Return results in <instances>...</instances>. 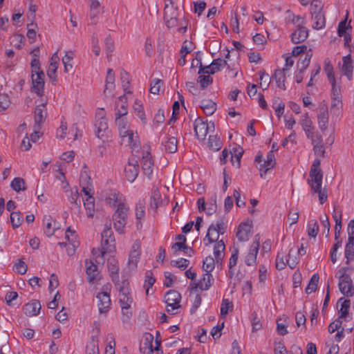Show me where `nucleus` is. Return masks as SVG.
I'll list each match as a JSON object with an SVG mask.
<instances>
[{"label": "nucleus", "instance_id": "f257e3e1", "mask_svg": "<svg viewBox=\"0 0 354 354\" xmlns=\"http://www.w3.org/2000/svg\"><path fill=\"white\" fill-rule=\"evenodd\" d=\"M319 166L320 160L315 159L310 170L308 183L310 186L311 190L314 193L318 194L319 203L323 204L326 201L328 195L326 189L325 188L322 189L323 173Z\"/></svg>", "mask_w": 354, "mask_h": 354}, {"label": "nucleus", "instance_id": "f03ea898", "mask_svg": "<svg viewBox=\"0 0 354 354\" xmlns=\"http://www.w3.org/2000/svg\"><path fill=\"white\" fill-rule=\"evenodd\" d=\"M115 286L119 291V302L122 308L123 315L129 319L131 315L130 311L133 299L131 296L129 283L128 280L124 279L121 282H115Z\"/></svg>", "mask_w": 354, "mask_h": 354}, {"label": "nucleus", "instance_id": "7ed1b4c3", "mask_svg": "<svg viewBox=\"0 0 354 354\" xmlns=\"http://www.w3.org/2000/svg\"><path fill=\"white\" fill-rule=\"evenodd\" d=\"M129 207L124 203H119L113 215V227L119 234L124 233V227L127 222Z\"/></svg>", "mask_w": 354, "mask_h": 354}, {"label": "nucleus", "instance_id": "20e7f679", "mask_svg": "<svg viewBox=\"0 0 354 354\" xmlns=\"http://www.w3.org/2000/svg\"><path fill=\"white\" fill-rule=\"evenodd\" d=\"M227 229V224L223 219L217 221L216 224H212L207 230L204 241H208V243H214L218 241L219 234H223Z\"/></svg>", "mask_w": 354, "mask_h": 354}, {"label": "nucleus", "instance_id": "39448f33", "mask_svg": "<svg viewBox=\"0 0 354 354\" xmlns=\"http://www.w3.org/2000/svg\"><path fill=\"white\" fill-rule=\"evenodd\" d=\"M110 284L103 287L104 291L99 292L96 297L98 299L97 306L100 314L106 313L111 308V298L108 291L111 290Z\"/></svg>", "mask_w": 354, "mask_h": 354}, {"label": "nucleus", "instance_id": "423d86ee", "mask_svg": "<svg viewBox=\"0 0 354 354\" xmlns=\"http://www.w3.org/2000/svg\"><path fill=\"white\" fill-rule=\"evenodd\" d=\"M194 129L197 138L203 140L209 131H214V122L207 123L198 118L194 121Z\"/></svg>", "mask_w": 354, "mask_h": 354}, {"label": "nucleus", "instance_id": "0eeeda50", "mask_svg": "<svg viewBox=\"0 0 354 354\" xmlns=\"http://www.w3.org/2000/svg\"><path fill=\"white\" fill-rule=\"evenodd\" d=\"M165 303L167 304V313L174 315V310L180 308V302L181 300L180 294L174 290H169L165 295Z\"/></svg>", "mask_w": 354, "mask_h": 354}, {"label": "nucleus", "instance_id": "6e6552de", "mask_svg": "<svg viewBox=\"0 0 354 354\" xmlns=\"http://www.w3.org/2000/svg\"><path fill=\"white\" fill-rule=\"evenodd\" d=\"M102 249L100 250L101 257H104V255L109 252L107 245L109 243H114L115 238L113 236V232L111 230V221H108L106 222L104 225V229L102 231Z\"/></svg>", "mask_w": 354, "mask_h": 354}, {"label": "nucleus", "instance_id": "1a4fd4ad", "mask_svg": "<svg viewBox=\"0 0 354 354\" xmlns=\"http://www.w3.org/2000/svg\"><path fill=\"white\" fill-rule=\"evenodd\" d=\"M338 286L339 291L344 296L353 297L354 295V285L348 274L344 273L339 276Z\"/></svg>", "mask_w": 354, "mask_h": 354}, {"label": "nucleus", "instance_id": "9d476101", "mask_svg": "<svg viewBox=\"0 0 354 354\" xmlns=\"http://www.w3.org/2000/svg\"><path fill=\"white\" fill-rule=\"evenodd\" d=\"M259 245V236L257 234L254 236V240L250 248L249 252L245 257V263L247 266H251L256 264Z\"/></svg>", "mask_w": 354, "mask_h": 354}, {"label": "nucleus", "instance_id": "9b49d317", "mask_svg": "<svg viewBox=\"0 0 354 354\" xmlns=\"http://www.w3.org/2000/svg\"><path fill=\"white\" fill-rule=\"evenodd\" d=\"M139 173V165L136 159L129 160L128 164L124 167V174L126 179L133 183L137 178Z\"/></svg>", "mask_w": 354, "mask_h": 354}, {"label": "nucleus", "instance_id": "f8f14e48", "mask_svg": "<svg viewBox=\"0 0 354 354\" xmlns=\"http://www.w3.org/2000/svg\"><path fill=\"white\" fill-rule=\"evenodd\" d=\"M44 73L43 71L40 73L32 74V91L38 96L41 97L44 95Z\"/></svg>", "mask_w": 354, "mask_h": 354}, {"label": "nucleus", "instance_id": "ddd939ff", "mask_svg": "<svg viewBox=\"0 0 354 354\" xmlns=\"http://www.w3.org/2000/svg\"><path fill=\"white\" fill-rule=\"evenodd\" d=\"M178 12L176 10L173 8L169 9L168 6L165 5L164 19L166 26L169 28H174L178 26V19L177 18Z\"/></svg>", "mask_w": 354, "mask_h": 354}, {"label": "nucleus", "instance_id": "4468645a", "mask_svg": "<svg viewBox=\"0 0 354 354\" xmlns=\"http://www.w3.org/2000/svg\"><path fill=\"white\" fill-rule=\"evenodd\" d=\"M47 117L46 102H41V104L37 105L35 110V123L39 128L40 125L44 123Z\"/></svg>", "mask_w": 354, "mask_h": 354}, {"label": "nucleus", "instance_id": "2eb2a0df", "mask_svg": "<svg viewBox=\"0 0 354 354\" xmlns=\"http://www.w3.org/2000/svg\"><path fill=\"white\" fill-rule=\"evenodd\" d=\"M140 242L136 240L132 247L129 256V264L133 267H136L137 263L140 259Z\"/></svg>", "mask_w": 354, "mask_h": 354}, {"label": "nucleus", "instance_id": "dca6fc26", "mask_svg": "<svg viewBox=\"0 0 354 354\" xmlns=\"http://www.w3.org/2000/svg\"><path fill=\"white\" fill-rule=\"evenodd\" d=\"M59 60V58L57 52L53 55L50 59V64L47 71V75L53 82L57 81L56 71L57 70Z\"/></svg>", "mask_w": 354, "mask_h": 354}, {"label": "nucleus", "instance_id": "f3484780", "mask_svg": "<svg viewBox=\"0 0 354 354\" xmlns=\"http://www.w3.org/2000/svg\"><path fill=\"white\" fill-rule=\"evenodd\" d=\"M225 65H227L226 60L223 59L221 58L215 59L211 63V68H212L211 71H205L203 66H201L198 71V74L210 73L213 75L215 73L221 71V68Z\"/></svg>", "mask_w": 354, "mask_h": 354}, {"label": "nucleus", "instance_id": "a211bd4d", "mask_svg": "<svg viewBox=\"0 0 354 354\" xmlns=\"http://www.w3.org/2000/svg\"><path fill=\"white\" fill-rule=\"evenodd\" d=\"M41 304L38 300H32L24 306V311L26 315L28 317L35 316L39 313Z\"/></svg>", "mask_w": 354, "mask_h": 354}, {"label": "nucleus", "instance_id": "6ab92c4d", "mask_svg": "<svg viewBox=\"0 0 354 354\" xmlns=\"http://www.w3.org/2000/svg\"><path fill=\"white\" fill-rule=\"evenodd\" d=\"M308 37V29L303 26L299 27L291 35V40L294 44H299L304 41Z\"/></svg>", "mask_w": 354, "mask_h": 354}, {"label": "nucleus", "instance_id": "aec40b11", "mask_svg": "<svg viewBox=\"0 0 354 354\" xmlns=\"http://www.w3.org/2000/svg\"><path fill=\"white\" fill-rule=\"evenodd\" d=\"M141 165L145 175L149 178L153 169V160L151 158L150 153L148 152L146 156L142 157Z\"/></svg>", "mask_w": 354, "mask_h": 354}, {"label": "nucleus", "instance_id": "412c9836", "mask_svg": "<svg viewBox=\"0 0 354 354\" xmlns=\"http://www.w3.org/2000/svg\"><path fill=\"white\" fill-rule=\"evenodd\" d=\"M252 226L248 223H241L238 227L236 237L240 241H247L251 234Z\"/></svg>", "mask_w": 354, "mask_h": 354}, {"label": "nucleus", "instance_id": "4be33fe9", "mask_svg": "<svg viewBox=\"0 0 354 354\" xmlns=\"http://www.w3.org/2000/svg\"><path fill=\"white\" fill-rule=\"evenodd\" d=\"M115 115H118V118H122L127 114V97L124 95L120 96L115 102Z\"/></svg>", "mask_w": 354, "mask_h": 354}, {"label": "nucleus", "instance_id": "5701e85b", "mask_svg": "<svg viewBox=\"0 0 354 354\" xmlns=\"http://www.w3.org/2000/svg\"><path fill=\"white\" fill-rule=\"evenodd\" d=\"M342 62L343 63L342 70L343 74L346 75L348 80H351L353 71V66L352 63L351 55H348L346 56L343 57Z\"/></svg>", "mask_w": 354, "mask_h": 354}, {"label": "nucleus", "instance_id": "b1692460", "mask_svg": "<svg viewBox=\"0 0 354 354\" xmlns=\"http://www.w3.org/2000/svg\"><path fill=\"white\" fill-rule=\"evenodd\" d=\"M276 164L274 155L272 153V151H270L266 157V160L263 162V163L260 164L259 170L264 174H266L267 171L271 169H272Z\"/></svg>", "mask_w": 354, "mask_h": 354}, {"label": "nucleus", "instance_id": "393cba45", "mask_svg": "<svg viewBox=\"0 0 354 354\" xmlns=\"http://www.w3.org/2000/svg\"><path fill=\"white\" fill-rule=\"evenodd\" d=\"M86 273L88 282L92 283L98 274L97 266L91 261L86 260Z\"/></svg>", "mask_w": 354, "mask_h": 354}, {"label": "nucleus", "instance_id": "a878e982", "mask_svg": "<svg viewBox=\"0 0 354 354\" xmlns=\"http://www.w3.org/2000/svg\"><path fill=\"white\" fill-rule=\"evenodd\" d=\"M318 124L319 127L322 130H325L327 128V124L328 122V109L326 106H322L319 107V111L318 113Z\"/></svg>", "mask_w": 354, "mask_h": 354}, {"label": "nucleus", "instance_id": "bb28decb", "mask_svg": "<svg viewBox=\"0 0 354 354\" xmlns=\"http://www.w3.org/2000/svg\"><path fill=\"white\" fill-rule=\"evenodd\" d=\"M200 107L207 115H212L216 110V104L209 99H203L200 102Z\"/></svg>", "mask_w": 354, "mask_h": 354}, {"label": "nucleus", "instance_id": "cd10ccee", "mask_svg": "<svg viewBox=\"0 0 354 354\" xmlns=\"http://www.w3.org/2000/svg\"><path fill=\"white\" fill-rule=\"evenodd\" d=\"M214 278L210 272H207L203 274V277L201 280L196 283V287H199L202 290H208L212 285Z\"/></svg>", "mask_w": 354, "mask_h": 354}, {"label": "nucleus", "instance_id": "c85d7f7f", "mask_svg": "<svg viewBox=\"0 0 354 354\" xmlns=\"http://www.w3.org/2000/svg\"><path fill=\"white\" fill-rule=\"evenodd\" d=\"M284 70L277 68L274 71L271 79L276 81L277 85L279 88L286 90V74Z\"/></svg>", "mask_w": 354, "mask_h": 354}, {"label": "nucleus", "instance_id": "c756f323", "mask_svg": "<svg viewBox=\"0 0 354 354\" xmlns=\"http://www.w3.org/2000/svg\"><path fill=\"white\" fill-rule=\"evenodd\" d=\"M136 216L137 219V227L139 226L142 227V224L140 221L145 217V200H140L136 204Z\"/></svg>", "mask_w": 354, "mask_h": 354}, {"label": "nucleus", "instance_id": "7c9ffc66", "mask_svg": "<svg viewBox=\"0 0 354 354\" xmlns=\"http://www.w3.org/2000/svg\"><path fill=\"white\" fill-rule=\"evenodd\" d=\"M312 15V20L313 21V28L316 30H321L326 26V17L324 13H317Z\"/></svg>", "mask_w": 354, "mask_h": 354}, {"label": "nucleus", "instance_id": "2f4dec72", "mask_svg": "<svg viewBox=\"0 0 354 354\" xmlns=\"http://www.w3.org/2000/svg\"><path fill=\"white\" fill-rule=\"evenodd\" d=\"M84 206L86 211V215L92 218L95 212V198L92 195H88L85 199H83Z\"/></svg>", "mask_w": 354, "mask_h": 354}, {"label": "nucleus", "instance_id": "473e14b6", "mask_svg": "<svg viewBox=\"0 0 354 354\" xmlns=\"http://www.w3.org/2000/svg\"><path fill=\"white\" fill-rule=\"evenodd\" d=\"M86 354H100L97 335L91 336L88 344L86 346Z\"/></svg>", "mask_w": 354, "mask_h": 354}, {"label": "nucleus", "instance_id": "72a5a7b5", "mask_svg": "<svg viewBox=\"0 0 354 354\" xmlns=\"http://www.w3.org/2000/svg\"><path fill=\"white\" fill-rule=\"evenodd\" d=\"M162 203L161 194L158 188H153L151 190V196L150 198V207L156 209Z\"/></svg>", "mask_w": 354, "mask_h": 354}, {"label": "nucleus", "instance_id": "f704fd0d", "mask_svg": "<svg viewBox=\"0 0 354 354\" xmlns=\"http://www.w3.org/2000/svg\"><path fill=\"white\" fill-rule=\"evenodd\" d=\"M231 155V161L232 165H234L235 162H236V167L238 168L241 166V160L243 153V150L241 147H234L232 151H230Z\"/></svg>", "mask_w": 354, "mask_h": 354}, {"label": "nucleus", "instance_id": "c9c22d12", "mask_svg": "<svg viewBox=\"0 0 354 354\" xmlns=\"http://www.w3.org/2000/svg\"><path fill=\"white\" fill-rule=\"evenodd\" d=\"M301 127L305 131L306 136L312 137V134L314 133V127L313 126V122L310 119L308 118V113L305 114V118L301 122Z\"/></svg>", "mask_w": 354, "mask_h": 354}, {"label": "nucleus", "instance_id": "e433bc0d", "mask_svg": "<svg viewBox=\"0 0 354 354\" xmlns=\"http://www.w3.org/2000/svg\"><path fill=\"white\" fill-rule=\"evenodd\" d=\"M177 138L174 136L169 137L167 138V140L165 141L164 144L165 151L169 153H174L177 151Z\"/></svg>", "mask_w": 354, "mask_h": 354}, {"label": "nucleus", "instance_id": "4c0bfd02", "mask_svg": "<svg viewBox=\"0 0 354 354\" xmlns=\"http://www.w3.org/2000/svg\"><path fill=\"white\" fill-rule=\"evenodd\" d=\"M95 126L97 128L96 136L97 138H102L104 136V133L108 129L106 119L101 118L100 120L96 121Z\"/></svg>", "mask_w": 354, "mask_h": 354}, {"label": "nucleus", "instance_id": "58836bf2", "mask_svg": "<svg viewBox=\"0 0 354 354\" xmlns=\"http://www.w3.org/2000/svg\"><path fill=\"white\" fill-rule=\"evenodd\" d=\"M344 255L346 259V264L354 259V241L351 239L347 241L345 245Z\"/></svg>", "mask_w": 354, "mask_h": 354}, {"label": "nucleus", "instance_id": "ea45409f", "mask_svg": "<svg viewBox=\"0 0 354 354\" xmlns=\"http://www.w3.org/2000/svg\"><path fill=\"white\" fill-rule=\"evenodd\" d=\"M107 267L111 274L112 280L115 281V279H118L119 266L118 264V261L115 259L109 261L107 263Z\"/></svg>", "mask_w": 354, "mask_h": 354}, {"label": "nucleus", "instance_id": "a19ab883", "mask_svg": "<svg viewBox=\"0 0 354 354\" xmlns=\"http://www.w3.org/2000/svg\"><path fill=\"white\" fill-rule=\"evenodd\" d=\"M319 277L318 274H314L310 278L309 283L306 288L305 292L309 295L316 291L319 282Z\"/></svg>", "mask_w": 354, "mask_h": 354}, {"label": "nucleus", "instance_id": "79ce46f5", "mask_svg": "<svg viewBox=\"0 0 354 354\" xmlns=\"http://www.w3.org/2000/svg\"><path fill=\"white\" fill-rule=\"evenodd\" d=\"M10 187L17 192L26 189L25 180L20 177L15 178L11 182Z\"/></svg>", "mask_w": 354, "mask_h": 354}, {"label": "nucleus", "instance_id": "37998d69", "mask_svg": "<svg viewBox=\"0 0 354 354\" xmlns=\"http://www.w3.org/2000/svg\"><path fill=\"white\" fill-rule=\"evenodd\" d=\"M115 73L111 68H109L105 80V92L106 90H112L115 86Z\"/></svg>", "mask_w": 354, "mask_h": 354}, {"label": "nucleus", "instance_id": "c03bdc74", "mask_svg": "<svg viewBox=\"0 0 354 354\" xmlns=\"http://www.w3.org/2000/svg\"><path fill=\"white\" fill-rule=\"evenodd\" d=\"M44 222L45 224V230L44 232L48 236H51L54 234L55 228V227L52 226V223H54L55 221H54L51 216H45L44 218Z\"/></svg>", "mask_w": 354, "mask_h": 354}, {"label": "nucleus", "instance_id": "a18cd8bd", "mask_svg": "<svg viewBox=\"0 0 354 354\" xmlns=\"http://www.w3.org/2000/svg\"><path fill=\"white\" fill-rule=\"evenodd\" d=\"M73 58V51H67L64 57L62 58V62L64 66V72L68 73L73 68V65L71 64V61Z\"/></svg>", "mask_w": 354, "mask_h": 354}, {"label": "nucleus", "instance_id": "49530a36", "mask_svg": "<svg viewBox=\"0 0 354 354\" xmlns=\"http://www.w3.org/2000/svg\"><path fill=\"white\" fill-rule=\"evenodd\" d=\"M138 136H135L133 131L129 133L126 138V141L124 142L129 146L133 150H137L140 146L138 145Z\"/></svg>", "mask_w": 354, "mask_h": 354}, {"label": "nucleus", "instance_id": "de8ad7c7", "mask_svg": "<svg viewBox=\"0 0 354 354\" xmlns=\"http://www.w3.org/2000/svg\"><path fill=\"white\" fill-rule=\"evenodd\" d=\"M222 142L216 136H209L208 140V147L213 151H218L221 148Z\"/></svg>", "mask_w": 354, "mask_h": 354}, {"label": "nucleus", "instance_id": "09e8293b", "mask_svg": "<svg viewBox=\"0 0 354 354\" xmlns=\"http://www.w3.org/2000/svg\"><path fill=\"white\" fill-rule=\"evenodd\" d=\"M205 73L198 74L199 76L197 79V82L199 83L202 89L206 88L209 85L213 82V79L209 75H205Z\"/></svg>", "mask_w": 354, "mask_h": 354}, {"label": "nucleus", "instance_id": "8fccbe9b", "mask_svg": "<svg viewBox=\"0 0 354 354\" xmlns=\"http://www.w3.org/2000/svg\"><path fill=\"white\" fill-rule=\"evenodd\" d=\"M342 301H343L341 304V308L339 310V313L340 314L339 318H345L348 314L351 301L350 299H344V298H340L338 302H341Z\"/></svg>", "mask_w": 354, "mask_h": 354}, {"label": "nucleus", "instance_id": "3c124183", "mask_svg": "<svg viewBox=\"0 0 354 354\" xmlns=\"http://www.w3.org/2000/svg\"><path fill=\"white\" fill-rule=\"evenodd\" d=\"M319 232V225L315 220H311L308 223V235L315 238Z\"/></svg>", "mask_w": 354, "mask_h": 354}, {"label": "nucleus", "instance_id": "603ef678", "mask_svg": "<svg viewBox=\"0 0 354 354\" xmlns=\"http://www.w3.org/2000/svg\"><path fill=\"white\" fill-rule=\"evenodd\" d=\"M332 85V93H331V97L333 100L334 101L332 106L336 105V102L337 103L340 102V98H341V94H340V88L339 86L336 85V82H330Z\"/></svg>", "mask_w": 354, "mask_h": 354}, {"label": "nucleus", "instance_id": "864d4df0", "mask_svg": "<svg viewBox=\"0 0 354 354\" xmlns=\"http://www.w3.org/2000/svg\"><path fill=\"white\" fill-rule=\"evenodd\" d=\"M324 4L320 0H313L310 3V14L324 13Z\"/></svg>", "mask_w": 354, "mask_h": 354}, {"label": "nucleus", "instance_id": "5fc2aeb1", "mask_svg": "<svg viewBox=\"0 0 354 354\" xmlns=\"http://www.w3.org/2000/svg\"><path fill=\"white\" fill-rule=\"evenodd\" d=\"M21 221L22 216L20 212H12L10 214V222L14 229L19 227Z\"/></svg>", "mask_w": 354, "mask_h": 354}, {"label": "nucleus", "instance_id": "6e6d98bb", "mask_svg": "<svg viewBox=\"0 0 354 354\" xmlns=\"http://www.w3.org/2000/svg\"><path fill=\"white\" fill-rule=\"evenodd\" d=\"M215 267V260L211 257L208 256L203 260V268L205 272H211Z\"/></svg>", "mask_w": 354, "mask_h": 354}, {"label": "nucleus", "instance_id": "4d7b16f0", "mask_svg": "<svg viewBox=\"0 0 354 354\" xmlns=\"http://www.w3.org/2000/svg\"><path fill=\"white\" fill-rule=\"evenodd\" d=\"M217 243L214 248V254L215 257H224L223 254L225 249V245L223 240L216 241Z\"/></svg>", "mask_w": 354, "mask_h": 354}, {"label": "nucleus", "instance_id": "13d9d810", "mask_svg": "<svg viewBox=\"0 0 354 354\" xmlns=\"http://www.w3.org/2000/svg\"><path fill=\"white\" fill-rule=\"evenodd\" d=\"M324 71L326 73L329 82H335V78L333 73V67L330 61H324Z\"/></svg>", "mask_w": 354, "mask_h": 354}, {"label": "nucleus", "instance_id": "bf43d9fd", "mask_svg": "<svg viewBox=\"0 0 354 354\" xmlns=\"http://www.w3.org/2000/svg\"><path fill=\"white\" fill-rule=\"evenodd\" d=\"M311 57L312 53H307L305 55L304 58L303 59H300L297 62V69L301 71H305L310 64Z\"/></svg>", "mask_w": 354, "mask_h": 354}, {"label": "nucleus", "instance_id": "052dcab7", "mask_svg": "<svg viewBox=\"0 0 354 354\" xmlns=\"http://www.w3.org/2000/svg\"><path fill=\"white\" fill-rule=\"evenodd\" d=\"M233 308V304L227 299H223L221 306V316L225 317L230 309Z\"/></svg>", "mask_w": 354, "mask_h": 354}, {"label": "nucleus", "instance_id": "680f3d73", "mask_svg": "<svg viewBox=\"0 0 354 354\" xmlns=\"http://www.w3.org/2000/svg\"><path fill=\"white\" fill-rule=\"evenodd\" d=\"M68 198L71 204L76 205L77 208H80L81 201L77 189H76L75 192L71 191Z\"/></svg>", "mask_w": 354, "mask_h": 354}, {"label": "nucleus", "instance_id": "e2e57ef3", "mask_svg": "<svg viewBox=\"0 0 354 354\" xmlns=\"http://www.w3.org/2000/svg\"><path fill=\"white\" fill-rule=\"evenodd\" d=\"M91 178L90 177L87 175V174H81V177H80V184H83V187H82V192L84 193V194L87 196H88V195H91L90 194V189H88V187H86V185H88L89 181H90Z\"/></svg>", "mask_w": 354, "mask_h": 354}, {"label": "nucleus", "instance_id": "0e129e2a", "mask_svg": "<svg viewBox=\"0 0 354 354\" xmlns=\"http://www.w3.org/2000/svg\"><path fill=\"white\" fill-rule=\"evenodd\" d=\"M118 196L119 192L115 190H111L109 196L106 198V201L110 206H115L118 201Z\"/></svg>", "mask_w": 354, "mask_h": 354}, {"label": "nucleus", "instance_id": "69168bd1", "mask_svg": "<svg viewBox=\"0 0 354 354\" xmlns=\"http://www.w3.org/2000/svg\"><path fill=\"white\" fill-rule=\"evenodd\" d=\"M163 82L159 79H154L151 84L150 93L152 94H158L160 87L162 86Z\"/></svg>", "mask_w": 354, "mask_h": 354}, {"label": "nucleus", "instance_id": "338daca9", "mask_svg": "<svg viewBox=\"0 0 354 354\" xmlns=\"http://www.w3.org/2000/svg\"><path fill=\"white\" fill-rule=\"evenodd\" d=\"M171 264L174 267L178 268L181 270H185L188 267L189 261L186 259L180 258L176 261H171Z\"/></svg>", "mask_w": 354, "mask_h": 354}, {"label": "nucleus", "instance_id": "774afa93", "mask_svg": "<svg viewBox=\"0 0 354 354\" xmlns=\"http://www.w3.org/2000/svg\"><path fill=\"white\" fill-rule=\"evenodd\" d=\"M10 104V97L6 93H0V111H5Z\"/></svg>", "mask_w": 354, "mask_h": 354}]
</instances>
